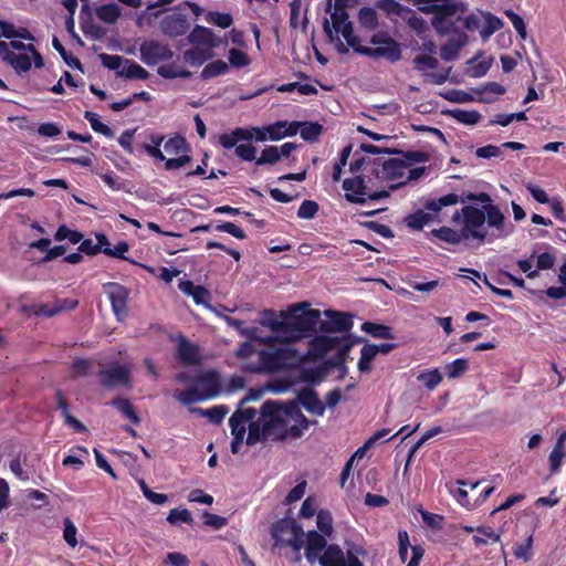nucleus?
Masks as SVG:
<instances>
[{"instance_id":"obj_1","label":"nucleus","mask_w":566,"mask_h":566,"mask_svg":"<svg viewBox=\"0 0 566 566\" xmlns=\"http://www.w3.org/2000/svg\"><path fill=\"white\" fill-rule=\"evenodd\" d=\"M360 150L366 154L381 155V154H398L403 158H388L381 157L368 160L370 164V171L375 179L392 181L405 176L406 169L413 163H424L428 160V155L419 150L402 151L394 148H381L373 144H361Z\"/></svg>"},{"instance_id":"obj_2","label":"nucleus","mask_w":566,"mask_h":566,"mask_svg":"<svg viewBox=\"0 0 566 566\" xmlns=\"http://www.w3.org/2000/svg\"><path fill=\"white\" fill-rule=\"evenodd\" d=\"M306 537L305 557L311 564L318 558L321 566H364L358 558L365 554L361 546H347L344 553L337 544L327 545L325 536L316 531H310Z\"/></svg>"},{"instance_id":"obj_3","label":"nucleus","mask_w":566,"mask_h":566,"mask_svg":"<svg viewBox=\"0 0 566 566\" xmlns=\"http://www.w3.org/2000/svg\"><path fill=\"white\" fill-rule=\"evenodd\" d=\"M260 413L262 417H274L277 420L280 436L283 439L287 436L301 438L311 424L296 400L287 402L266 400L262 405Z\"/></svg>"},{"instance_id":"obj_4","label":"nucleus","mask_w":566,"mask_h":566,"mask_svg":"<svg viewBox=\"0 0 566 566\" xmlns=\"http://www.w3.org/2000/svg\"><path fill=\"white\" fill-rule=\"evenodd\" d=\"M478 211L470 208H461L457 210L451 220L455 224H460V230H454L450 227L442 226L439 229L431 230V237L439 239L449 244H460L463 241L474 240L479 244L488 242L485 233H481L478 229Z\"/></svg>"},{"instance_id":"obj_5","label":"nucleus","mask_w":566,"mask_h":566,"mask_svg":"<svg viewBox=\"0 0 566 566\" xmlns=\"http://www.w3.org/2000/svg\"><path fill=\"white\" fill-rule=\"evenodd\" d=\"M481 203V208L473 205H465L462 208H470L478 211L479 217L476 229L481 233H485L488 239V243L493 242L496 239L505 238L511 232L512 229H506L505 227V216L501 211L500 207L493 203L491 196L488 192H476L475 201Z\"/></svg>"},{"instance_id":"obj_6","label":"nucleus","mask_w":566,"mask_h":566,"mask_svg":"<svg viewBox=\"0 0 566 566\" xmlns=\"http://www.w3.org/2000/svg\"><path fill=\"white\" fill-rule=\"evenodd\" d=\"M305 306L304 303L294 305L284 314L283 338L285 340L296 342L308 333L318 331L321 312L305 308Z\"/></svg>"},{"instance_id":"obj_7","label":"nucleus","mask_w":566,"mask_h":566,"mask_svg":"<svg viewBox=\"0 0 566 566\" xmlns=\"http://www.w3.org/2000/svg\"><path fill=\"white\" fill-rule=\"evenodd\" d=\"M259 364L249 368L253 373H274L286 369L296 361V350L289 347L262 349L259 352Z\"/></svg>"},{"instance_id":"obj_8","label":"nucleus","mask_w":566,"mask_h":566,"mask_svg":"<svg viewBox=\"0 0 566 566\" xmlns=\"http://www.w3.org/2000/svg\"><path fill=\"white\" fill-rule=\"evenodd\" d=\"M371 182V178L368 177L366 181L364 177L356 176L353 178H346L343 181V189L345 190V199L350 203L363 205L366 202V196L368 199L376 201L389 197V190H376L368 191V184Z\"/></svg>"},{"instance_id":"obj_9","label":"nucleus","mask_w":566,"mask_h":566,"mask_svg":"<svg viewBox=\"0 0 566 566\" xmlns=\"http://www.w3.org/2000/svg\"><path fill=\"white\" fill-rule=\"evenodd\" d=\"M370 43L377 46L364 49L365 56L371 59L385 57L390 63H396L402 57L400 44L386 31L374 33Z\"/></svg>"},{"instance_id":"obj_10","label":"nucleus","mask_w":566,"mask_h":566,"mask_svg":"<svg viewBox=\"0 0 566 566\" xmlns=\"http://www.w3.org/2000/svg\"><path fill=\"white\" fill-rule=\"evenodd\" d=\"M423 13H432L431 24L437 28L441 23L442 18H451L458 13L467 11V4L454 0H432L428 3H421L419 8Z\"/></svg>"},{"instance_id":"obj_11","label":"nucleus","mask_w":566,"mask_h":566,"mask_svg":"<svg viewBox=\"0 0 566 566\" xmlns=\"http://www.w3.org/2000/svg\"><path fill=\"white\" fill-rule=\"evenodd\" d=\"M139 57L148 66H155L159 63L168 62L174 57L171 48L158 40H144L139 45Z\"/></svg>"},{"instance_id":"obj_12","label":"nucleus","mask_w":566,"mask_h":566,"mask_svg":"<svg viewBox=\"0 0 566 566\" xmlns=\"http://www.w3.org/2000/svg\"><path fill=\"white\" fill-rule=\"evenodd\" d=\"M263 423L260 420L251 421L249 424V432L245 439L248 446H253L260 441L266 440H283L280 436L277 420L274 417H262Z\"/></svg>"},{"instance_id":"obj_13","label":"nucleus","mask_w":566,"mask_h":566,"mask_svg":"<svg viewBox=\"0 0 566 566\" xmlns=\"http://www.w3.org/2000/svg\"><path fill=\"white\" fill-rule=\"evenodd\" d=\"M354 342L349 336L338 337V336H327V335H317L310 343V352L314 356L323 357L328 352L337 349L342 354H346L353 347Z\"/></svg>"},{"instance_id":"obj_14","label":"nucleus","mask_w":566,"mask_h":566,"mask_svg":"<svg viewBox=\"0 0 566 566\" xmlns=\"http://www.w3.org/2000/svg\"><path fill=\"white\" fill-rule=\"evenodd\" d=\"M253 138L258 142L269 139L266 126L252 128L237 127L231 133L221 134L219 136V144L226 149H231L239 142H250Z\"/></svg>"},{"instance_id":"obj_15","label":"nucleus","mask_w":566,"mask_h":566,"mask_svg":"<svg viewBox=\"0 0 566 566\" xmlns=\"http://www.w3.org/2000/svg\"><path fill=\"white\" fill-rule=\"evenodd\" d=\"M103 289L108 296L114 315L118 321H123L128 314V289L116 282L105 283Z\"/></svg>"},{"instance_id":"obj_16","label":"nucleus","mask_w":566,"mask_h":566,"mask_svg":"<svg viewBox=\"0 0 566 566\" xmlns=\"http://www.w3.org/2000/svg\"><path fill=\"white\" fill-rule=\"evenodd\" d=\"M99 385L105 389L118 386H128L130 382V369L125 365L114 363L98 373Z\"/></svg>"},{"instance_id":"obj_17","label":"nucleus","mask_w":566,"mask_h":566,"mask_svg":"<svg viewBox=\"0 0 566 566\" xmlns=\"http://www.w3.org/2000/svg\"><path fill=\"white\" fill-rule=\"evenodd\" d=\"M325 315L327 319L319 318L318 331L322 333L348 332L354 325L353 315L349 313L327 310Z\"/></svg>"},{"instance_id":"obj_18","label":"nucleus","mask_w":566,"mask_h":566,"mask_svg":"<svg viewBox=\"0 0 566 566\" xmlns=\"http://www.w3.org/2000/svg\"><path fill=\"white\" fill-rule=\"evenodd\" d=\"M438 203V198H430L423 202V209H418L405 218L406 226L411 230H422L424 226L439 220L438 214L442 209L431 210L429 203Z\"/></svg>"},{"instance_id":"obj_19","label":"nucleus","mask_w":566,"mask_h":566,"mask_svg":"<svg viewBox=\"0 0 566 566\" xmlns=\"http://www.w3.org/2000/svg\"><path fill=\"white\" fill-rule=\"evenodd\" d=\"M160 31L168 38L176 39L187 33L190 23L186 14L174 12L165 15L160 21Z\"/></svg>"},{"instance_id":"obj_20","label":"nucleus","mask_w":566,"mask_h":566,"mask_svg":"<svg viewBox=\"0 0 566 566\" xmlns=\"http://www.w3.org/2000/svg\"><path fill=\"white\" fill-rule=\"evenodd\" d=\"M332 0H327L326 12L331 13L332 23L329 22L328 19H324L323 30L328 40L331 42H334L335 39H337V34L339 33L340 27L346 22H349V15L347 10L336 11V9L334 8V10L332 11Z\"/></svg>"},{"instance_id":"obj_21","label":"nucleus","mask_w":566,"mask_h":566,"mask_svg":"<svg viewBox=\"0 0 566 566\" xmlns=\"http://www.w3.org/2000/svg\"><path fill=\"white\" fill-rule=\"evenodd\" d=\"M398 554L401 563H406L408 549L411 548L412 556L407 566H419L424 555V548L421 545H410L408 532L403 530L398 532Z\"/></svg>"},{"instance_id":"obj_22","label":"nucleus","mask_w":566,"mask_h":566,"mask_svg":"<svg viewBox=\"0 0 566 566\" xmlns=\"http://www.w3.org/2000/svg\"><path fill=\"white\" fill-rule=\"evenodd\" d=\"M19 52H30L33 57V63L36 69H41L44 65V61L40 52L35 49L33 44H25L15 39L10 40V42H0V57Z\"/></svg>"},{"instance_id":"obj_23","label":"nucleus","mask_w":566,"mask_h":566,"mask_svg":"<svg viewBox=\"0 0 566 566\" xmlns=\"http://www.w3.org/2000/svg\"><path fill=\"white\" fill-rule=\"evenodd\" d=\"M188 41L192 44L206 45L208 50L220 46L221 43H227L218 38L213 31L207 27L196 25L188 35Z\"/></svg>"},{"instance_id":"obj_24","label":"nucleus","mask_w":566,"mask_h":566,"mask_svg":"<svg viewBox=\"0 0 566 566\" xmlns=\"http://www.w3.org/2000/svg\"><path fill=\"white\" fill-rule=\"evenodd\" d=\"M296 401L304 409L314 415L323 416L325 412V405L318 398L317 392L312 388H303L298 391Z\"/></svg>"},{"instance_id":"obj_25","label":"nucleus","mask_w":566,"mask_h":566,"mask_svg":"<svg viewBox=\"0 0 566 566\" xmlns=\"http://www.w3.org/2000/svg\"><path fill=\"white\" fill-rule=\"evenodd\" d=\"M197 385L207 400L214 398L221 391L220 376L216 370L199 375Z\"/></svg>"},{"instance_id":"obj_26","label":"nucleus","mask_w":566,"mask_h":566,"mask_svg":"<svg viewBox=\"0 0 566 566\" xmlns=\"http://www.w3.org/2000/svg\"><path fill=\"white\" fill-rule=\"evenodd\" d=\"M178 289L184 294L191 296L193 298V302L198 305H208L211 300L210 292L202 285H196L192 281H179Z\"/></svg>"},{"instance_id":"obj_27","label":"nucleus","mask_w":566,"mask_h":566,"mask_svg":"<svg viewBox=\"0 0 566 566\" xmlns=\"http://www.w3.org/2000/svg\"><path fill=\"white\" fill-rule=\"evenodd\" d=\"M302 533V526L294 518H282L271 527V535L276 544L283 542L285 534Z\"/></svg>"},{"instance_id":"obj_28","label":"nucleus","mask_w":566,"mask_h":566,"mask_svg":"<svg viewBox=\"0 0 566 566\" xmlns=\"http://www.w3.org/2000/svg\"><path fill=\"white\" fill-rule=\"evenodd\" d=\"M2 61L9 64L17 73H25L31 70L32 54L30 52H19L1 56Z\"/></svg>"},{"instance_id":"obj_29","label":"nucleus","mask_w":566,"mask_h":566,"mask_svg":"<svg viewBox=\"0 0 566 566\" xmlns=\"http://www.w3.org/2000/svg\"><path fill=\"white\" fill-rule=\"evenodd\" d=\"M475 193L471 191H463L461 195L457 193H448L444 196H441L438 198V203L436 205L433 202L429 203V207H431V210L434 209H443L444 207L454 206L458 202L467 203V202H474L475 201Z\"/></svg>"},{"instance_id":"obj_30","label":"nucleus","mask_w":566,"mask_h":566,"mask_svg":"<svg viewBox=\"0 0 566 566\" xmlns=\"http://www.w3.org/2000/svg\"><path fill=\"white\" fill-rule=\"evenodd\" d=\"M118 75L129 80L146 81L149 78V72L134 60H125L124 66L118 71Z\"/></svg>"},{"instance_id":"obj_31","label":"nucleus","mask_w":566,"mask_h":566,"mask_svg":"<svg viewBox=\"0 0 566 566\" xmlns=\"http://www.w3.org/2000/svg\"><path fill=\"white\" fill-rule=\"evenodd\" d=\"M284 312H281V317H277L275 311L264 310L261 313L260 323L262 326L269 327L272 332L283 337L284 332Z\"/></svg>"},{"instance_id":"obj_32","label":"nucleus","mask_w":566,"mask_h":566,"mask_svg":"<svg viewBox=\"0 0 566 566\" xmlns=\"http://www.w3.org/2000/svg\"><path fill=\"white\" fill-rule=\"evenodd\" d=\"M157 74L165 80H174L177 77L189 78L192 76V72L175 62L159 65L157 67Z\"/></svg>"},{"instance_id":"obj_33","label":"nucleus","mask_w":566,"mask_h":566,"mask_svg":"<svg viewBox=\"0 0 566 566\" xmlns=\"http://www.w3.org/2000/svg\"><path fill=\"white\" fill-rule=\"evenodd\" d=\"M178 358L187 365L197 364L199 361L198 347L185 337H181L178 344Z\"/></svg>"},{"instance_id":"obj_34","label":"nucleus","mask_w":566,"mask_h":566,"mask_svg":"<svg viewBox=\"0 0 566 566\" xmlns=\"http://www.w3.org/2000/svg\"><path fill=\"white\" fill-rule=\"evenodd\" d=\"M465 42L467 35L464 33H462L459 39H450L440 48L441 59L448 62L454 61L458 57L459 52L461 48L465 44Z\"/></svg>"},{"instance_id":"obj_35","label":"nucleus","mask_w":566,"mask_h":566,"mask_svg":"<svg viewBox=\"0 0 566 566\" xmlns=\"http://www.w3.org/2000/svg\"><path fill=\"white\" fill-rule=\"evenodd\" d=\"M360 329L363 332L369 334L374 338H381V339H394L395 338L392 328L388 325L374 323V322H364L360 326Z\"/></svg>"},{"instance_id":"obj_36","label":"nucleus","mask_w":566,"mask_h":566,"mask_svg":"<svg viewBox=\"0 0 566 566\" xmlns=\"http://www.w3.org/2000/svg\"><path fill=\"white\" fill-rule=\"evenodd\" d=\"M111 406L115 407L125 418L130 420L133 423L138 424L140 418L137 415L133 403L129 399L124 397H116L111 402Z\"/></svg>"},{"instance_id":"obj_37","label":"nucleus","mask_w":566,"mask_h":566,"mask_svg":"<svg viewBox=\"0 0 566 566\" xmlns=\"http://www.w3.org/2000/svg\"><path fill=\"white\" fill-rule=\"evenodd\" d=\"M533 544V534L527 535L523 542L515 543L513 547V555L515 558L521 559L524 563L531 562L534 557Z\"/></svg>"},{"instance_id":"obj_38","label":"nucleus","mask_w":566,"mask_h":566,"mask_svg":"<svg viewBox=\"0 0 566 566\" xmlns=\"http://www.w3.org/2000/svg\"><path fill=\"white\" fill-rule=\"evenodd\" d=\"M476 93L481 95L480 101L483 103L494 102V96H501L506 93V88L497 82H488L476 90Z\"/></svg>"},{"instance_id":"obj_39","label":"nucleus","mask_w":566,"mask_h":566,"mask_svg":"<svg viewBox=\"0 0 566 566\" xmlns=\"http://www.w3.org/2000/svg\"><path fill=\"white\" fill-rule=\"evenodd\" d=\"M211 56H212V53L210 50H208V49L203 50V49H200L197 46L190 48L182 53L184 61L193 66L202 65Z\"/></svg>"},{"instance_id":"obj_40","label":"nucleus","mask_w":566,"mask_h":566,"mask_svg":"<svg viewBox=\"0 0 566 566\" xmlns=\"http://www.w3.org/2000/svg\"><path fill=\"white\" fill-rule=\"evenodd\" d=\"M358 22L367 31H375L378 25V14L374 8L363 7L358 11Z\"/></svg>"},{"instance_id":"obj_41","label":"nucleus","mask_w":566,"mask_h":566,"mask_svg":"<svg viewBox=\"0 0 566 566\" xmlns=\"http://www.w3.org/2000/svg\"><path fill=\"white\" fill-rule=\"evenodd\" d=\"M235 419L237 417H230L229 419V426L231 428V433L233 436V439L231 441V452L233 454L239 453L247 432L245 426L237 423Z\"/></svg>"},{"instance_id":"obj_42","label":"nucleus","mask_w":566,"mask_h":566,"mask_svg":"<svg viewBox=\"0 0 566 566\" xmlns=\"http://www.w3.org/2000/svg\"><path fill=\"white\" fill-rule=\"evenodd\" d=\"M323 133V126L317 122H302L300 135L307 143H316Z\"/></svg>"},{"instance_id":"obj_43","label":"nucleus","mask_w":566,"mask_h":566,"mask_svg":"<svg viewBox=\"0 0 566 566\" xmlns=\"http://www.w3.org/2000/svg\"><path fill=\"white\" fill-rule=\"evenodd\" d=\"M401 19L408 24V27L417 32L418 34H422L428 29L427 22L424 19L417 14V12L410 8H407Z\"/></svg>"},{"instance_id":"obj_44","label":"nucleus","mask_w":566,"mask_h":566,"mask_svg":"<svg viewBox=\"0 0 566 566\" xmlns=\"http://www.w3.org/2000/svg\"><path fill=\"white\" fill-rule=\"evenodd\" d=\"M484 21L485 23L480 30V35L483 41H486L491 35H493L503 27V21L491 12L484 13Z\"/></svg>"},{"instance_id":"obj_45","label":"nucleus","mask_w":566,"mask_h":566,"mask_svg":"<svg viewBox=\"0 0 566 566\" xmlns=\"http://www.w3.org/2000/svg\"><path fill=\"white\" fill-rule=\"evenodd\" d=\"M96 15L105 23H115L120 17V8L116 3L102 4L96 9Z\"/></svg>"},{"instance_id":"obj_46","label":"nucleus","mask_w":566,"mask_h":566,"mask_svg":"<svg viewBox=\"0 0 566 566\" xmlns=\"http://www.w3.org/2000/svg\"><path fill=\"white\" fill-rule=\"evenodd\" d=\"M476 532L480 535H474L472 541L478 547L488 545L489 541L497 543L501 539V534L496 533L490 526H480L476 528Z\"/></svg>"},{"instance_id":"obj_47","label":"nucleus","mask_w":566,"mask_h":566,"mask_svg":"<svg viewBox=\"0 0 566 566\" xmlns=\"http://www.w3.org/2000/svg\"><path fill=\"white\" fill-rule=\"evenodd\" d=\"M174 397L186 406L207 400L202 392H200L199 388L196 387H190L185 390H176Z\"/></svg>"},{"instance_id":"obj_48","label":"nucleus","mask_w":566,"mask_h":566,"mask_svg":"<svg viewBox=\"0 0 566 566\" xmlns=\"http://www.w3.org/2000/svg\"><path fill=\"white\" fill-rule=\"evenodd\" d=\"M84 118L90 123L92 129L96 133L104 135L107 138L114 137V132L109 126L99 120V116L91 111L84 113Z\"/></svg>"},{"instance_id":"obj_49","label":"nucleus","mask_w":566,"mask_h":566,"mask_svg":"<svg viewBox=\"0 0 566 566\" xmlns=\"http://www.w3.org/2000/svg\"><path fill=\"white\" fill-rule=\"evenodd\" d=\"M229 71V65L223 60H216L208 63L201 71V78L209 80Z\"/></svg>"},{"instance_id":"obj_50","label":"nucleus","mask_w":566,"mask_h":566,"mask_svg":"<svg viewBox=\"0 0 566 566\" xmlns=\"http://www.w3.org/2000/svg\"><path fill=\"white\" fill-rule=\"evenodd\" d=\"M192 411L199 412L201 416L207 417L212 423L219 424L223 421L228 413V408L223 405L214 406L208 409L197 408Z\"/></svg>"},{"instance_id":"obj_51","label":"nucleus","mask_w":566,"mask_h":566,"mask_svg":"<svg viewBox=\"0 0 566 566\" xmlns=\"http://www.w3.org/2000/svg\"><path fill=\"white\" fill-rule=\"evenodd\" d=\"M206 21L221 29H228L233 23V17L228 12L209 11L206 14Z\"/></svg>"},{"instance_id":"obj_52","label":"nucleus","mask_w":566,"mask_h":566,"mask_svg":"<svg viewBox=\"0 0 566 566\" xmlns=\"http://www.w3.org/2000/svg\"><path fill=\"white\" fill-rule=\"evenodd\" d=\"M417 380L421 381L428 390H433L442 381V375L438 368H434L429 371L420 373L417 376Z\"/></svg>"},{"instance_id":"obj_53","label":"nucleus","mask_w":566,"mask_h":566,"mask_svg":"<svg viewBox=\"0 0 566 566\" xmlns=\"http://www.w3.org/2000/svg\"><path fill=\"white\" fill-rule=\"evenodd\" d=\"M164 146L167 153L175 155L189 150L186 138L178 134L170 137Z\"/></svg>"},{"instance_id":"obj_54","label":"nucleus","mask_w":566,"mask_h":566,"mask_svg":"<svg viewBox=\"0 0 566 566\" xmlns=\"http://www.w3.org/2000/svg\"><path fill=\"white\" fill-rule=\"evenodd\" d=\"M469 369V361L465 358H457L446 366L447 376L450 379L459 378Z\"/></svg>"},{"instance_id":"obj_55","label":"nucleus","mask_w":566,"mask_h":566,"mask_svg":"<svg viewBox=\"0 0 566 566\" xmlns=\"http://www.w3.org/2000/svg\"><path fill=\"white\" fill-rule=\"evenodd\" d=\"M54 239L56 241L69 240L72 244H77L82 241L83 234L76 230L69 229L65 224L57 228Z\"/></svg>"},{"instance_id":"obj_56","label":"nucleus","mask_w":566,"mask_h":566,"mask_svg":"<svg viewBox=\"0 0 566 566\" xmlns=\"http://www.w3.org/2000/svg\"><path fill=\"white\" fill-rule=\"evenodd\" d=\"M94 361L88 358H75L72 363V374L74 377H84L92 373Z\"/></svg>"},{"instance_id":"obj_57","label":"nucleus","mask_w":566,"mask_h":566,"mask_svg":"<svg viewBox=\"0 0 566 566\" xmlns=\"http://www.w3.org/2000/svg\"><path fill=\"white\" fill-rule=\"evenodd\" d=\"M451 114L459 123L465 125H475L481 119V114L478 111L454 109Z\"/></svg>"},{"instance_id":"obj_58","label":"nucleus","mask_w":566,"mask_h":566,"mask_svg":"<svg viewBox=\"0 0 566 566\" xmlns=\"http://www.w3.org/2000/svg\"><path fill=\"white\" fill-rule=\"evenodd\" d=\"M376 7L385 11L387 14H395L399 18L402 17L407 9V7H403L396 0H378L376 2Z\"/></svg>"},{"instance_id":"obj_59","label":"nucleus","mask_w":566,"mask_h":566,"mask_svg":"<svg viewBox=\"0 0 566 566\" xmlns=\"http://www.w3.org/2000/svg\"><path fill=\"white\" fill-rule=\"evenodd\" d=\"M319 210V206L314 200H304L297 210V217L300 219L312 220L316 217Z\"/></svg>"},{"instance_id":"obj_60","label":"nucleus","mask_w":566,"mask_h":566,"mask_svg":"<svg viewBox=\"0 0 566 566\" xmlns=\"http://www.w3.org/2000/svg\"><path fill=\"white\" fill-rule=\"evenodd\" d=\"M228 59L231 66L237 69L245 67L251 63V59L249 57V55L245 52L238 49H230L228 53Z\"/></svg>"},{"instance_id":"obj_61","label":"nucleus","mask_w":566,"mask_h":566,"mask_svg":"<svg viewBox=\"0 0 566 566\" xmlns=\"http://www.w3.org/2000/svg\"><path fill=\"white\" fill-rule=\"evenodd\" d=\"M280 153L277 146H266L262 153L261 156L256 159V165H274L280 160Z\"/></svg>"},{"instance_id":"obj_62","label":"nucleus","mask_w":566,"mask_h":566,"mask_svg":"<svg viewBox=\"0 0 566 566\" xmlns=\"http://www.w3.org/2000/svg\"><path fill=\"white\" fill-rule=\"evenodd\" d=\"M504 14L512 22V24H513L514 29L516 30V32L518 33L520 38L522 40H525L527 36V31H526V24L524 22V19L520 14L514 12L512 9L505 10Z\"/></svg>"},{"instance_id":"obj_63","label":"nucleus","mask_w":566,"mask_h":566,"mask_svg":"<svg viewBox=\"0 0 566 566\" xmlns=\"http://www.w3.org/2000/svg\"><path fill=\"white\" fill-rule=\"evenodd\" d=\"M376 355L371 352L369 346L366 344L360 349V357L358 359V370L360 373H369L371 370V363L375 359Z\"/></svg>"},{"instance_id":"obj_64","label":"nucleus","mask_w":566,"mask_h":566,"mask_svg":"<svg viewBox=\"0 0 566 566\" xmlns=\"http://www.w3.org/2000/svg\"><path fill=\"white\" fill-rule=\"evenodd\" d=\"M415 66L418 71L424 72L427 69L433 70L438 67V60L429 54H420L413 59Z\"/></svg>"}]
</instances>
